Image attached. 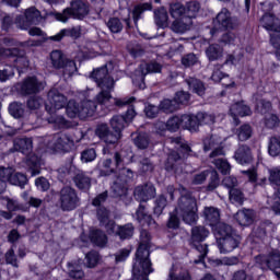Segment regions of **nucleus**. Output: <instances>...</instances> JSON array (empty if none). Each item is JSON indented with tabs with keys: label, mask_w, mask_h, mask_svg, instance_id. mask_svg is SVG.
Wrapping results in <instances>:
<instances>
[{
	"label": "nucleus",
	"mask_w": 280,
	"mask_h": 280,
	"mask_svg": "<svg viewBox=\"0 0 280 280\" xmlns=\"http://www.w3.org/2000/svg\"><path fill=\"white\" fill-rule=\"evenodd\" d=\"M92 78L96 82L100 93L95 96V102L100 106L110 108V104L115 106H128L135 102V96L125 98H113V91H115V79H113V62H108L92 72Z\"/></svg>",
	"instance_id": "nucleus-1"
},
{
	"label": "nucleus",
	"mask_w": 280,
	"mask_h": 280,
	"mask_svg": "<svg viewBox=\"0 0 280 280\" xmlns=\"http://www.w3.org/2000/svg\"><path fill=\"white\" fill-rule=\"evenodd\" d=\"M186 191L185 188H182V196L178 199L175 213L183 219L186 224H196L198 222V203L196 198L190 194H186Z\"/></svg>",
	"instance_id": "nucleus-2"
},
{
	"label": "nucleus",
	"mask_w": 280,
	"mask_h": 280,
	"mask_svg": "<svg viewBox=\"0 0 280 280\" xmlns=\"http://www.w3.org/2000/svg\"><path fill=\"white\" fill-rule=\"evenodd\" d=\"M220 143H222V140L218 138V136H211L210 138H206L203 140V150L205 152H209V150H212V152L210 153V159H213V165L218 167L221 174L225 175L231 173V164L229 163V161L218 158L224 156V149L220 145Z\"/></svg>",
	"instance_id": "nucleus-3"
},
{
	"label": "nucleus",
	"mask_w": 280,
	"mask_h": 280,
	"mask_svg": "<svg viewBox=\"0 0 280 280\" xmlns=\"http://www.w3.org/2000/svg\"><path fill=\"white\" fill-rule=\"evenodd\" d=\"M13 147L16 152H21L27 156L26 164L31 170V176H38V174H40V171L38 170L40 158L32 153V150H34V141L32 138H16Z\"/></svg>",
	"instance_id": "nucleus-4"
},
{
	"label": "nucleus",
	"mask_w": 280,
	"mask_h": 280,
	"mask_svg": "<svg viewBox=\"0 0 280 280\" xmlns=\"http://www.w3.org/2000/svg\"><path fill=\"white\" fill-rule=\"evenodd\" d=\"M44 143L50 152H55L56 154H69V152L75 148L73 138L65 132L46 137Z\"/></svg>",
	"instance_id": "nucleus-5"
},
{
	"label": "nucleus",
	"mask_w": 280,
	"mask_h": 280,
	"mask_svg": "<svg viewBox=\"0 0 280 280\" xmlns=\"http://www.w3.org/2000/svg\"><path fill=\"white\" fill-rule=\"evenodd\" d=\"M209 235V229L205 228V225H196L191 228L190 246L196 248L199 253V258L196 259L194 264H202V261H205V257H207L209 253V247L207 244H202V242H205Z\"/></svg>",
	"instance_id": "nucleus-6"
},
{
	"label": "nucleus",
	"mask_w": 280,
	"mask_h": 280,
	"mask_svg": "<svg viewBox=\"0 0 280 280\" xmlns=\"http://www.w3.org/2000/svg\"><path fill=\"white\" fill-rule=\"evenodd\" d=\"M88 14L89 4L84 3L82 0H75L71 2L70 8H66L61 13H55V19L61 23H67L69 19H78L79 21H82Z\"/></svg>",
	"instance_id": "nucleus-7"
},
{
	"label": "nucleus",
	"mask_w": 280,
	"mask_h": 280,
	"mask_svg": "<svg viewBox=\"0 0 280 280\" xmlns=\"http://www.w3.org/2000/svg\"><path fill=\"white\" fill-rule=\"evenodd\" d=\"M50 65L52 69H62L63 75L68 78L78 73V66H75V61L67 58L61 50H52L50 52Z\"/></svg>",
	"instance_id": "nucleus-8"
},
{
	"label": "nucleus",
	"mask_w": 280,
	"mask_h": 280,
	"mask_svg": "<svg viewBox=\"0 0 280 280\" xmlns=\"http://www.w3.org/2000/svg\"><path fill=\"white\" fill-rule=\"evenodd\" d=\"M240 25L236 18L231 15L229 9L223 8L213 20V28L210 31L212 36H215V32L220 30L221 32H226L229 30H235Z\"/></svg>",
	"instance_id": "nucleus-9"
},
{
	"label": "nucleus",
	"mask_w": 280,
	"mask_h": 280,
	"mask_svg": "<svg viewBox=\"0 0 280 280\" xmlns=\"http://www.w3.org/2000/svg\"><path fill=\"white\" fill-rule=\"evenodd\" d=\"M198 12H200V3L196 1L188 2L186 4V23L173 22L171 30H173L175 34H185V32H189L191 25H194V19L198 16Z\"/></svg>",
	"instance_id": "nucleus-10"
},
{
	"label": "nucleus",
	"mask_w": 280,
	"mask_h": 280,
	"mask_svg": "<svg viewBox=\"0 0 280 280\" xmlns=\"http://www.w3.org/2000/svg\"><path fill=\"white\" fill-rule=\"evenodd\" d=\"M80 207L78 191L71 186H65L59 191V209L61 211H73Z\"/></svg>",
	"instance_id": "nucleus-11"
},
{
	"label": "nucleus",
	"mask_w": 280,
	"mask_h": 280,
	"mask_svg": "<svg viewBox=\"0 0 280 280\" xmlns=\"http://www.w3.org/2000/svg\"><path fill=\"white\" fill-rule=\"evenodd\" d=\"M95 135L101 141L106 143V145L103 148V154H110V149L108 145H117L119 135L113 133L106 124L98 125L96 127Z\"/></svg>",
	"instance_id": "nucleus-12"
},
{
	"label": "nucleus",
	"mask_w": 280,
	"mask_h": 280,
	"mask_svg": "<svg viewBox=\"0 0 280 280\" xmlns=\"http://www.w3.org/2000/svg\"><path fill=\"white\" fill-rule=\"evenodd\" d=\"M67 106V96L59 93L58 90L52 89L48 92V100L46 102V110L49 115H55L56 110H60Z\"/></svg>",
	"instance_id": "nucleus-13"
},
{
	"label": "nucleus",
	"mask_w": 280,
	"mask_h": 280,
	"mask_svg": "<svg viewBox=\"0 0 280 280\" xmlns=\"http://www.w3.org/2000/svg\"><path fill=\"white\" fill-rule=\"evenodd\" d=\"M255 261L261 270H277L280 268V253L272 250L267 255H258L255 257Z\"/></svg>",
	"instance_id": "nucleus-14"
},
{
	"label": "nucleus",
	"mask_w": 280,
	"mask_h": 280,
	"mask_svg": "<svg viewBox=\"0 0 280 280\" xmlns=\"http://www.w3.org/2000/svg\"><path fill=\"white\" fill-rule=\"evenodd\" d=\"M163 69V66H161V63L156 62V61H152L150 63H141L138 69L135 71V79L133 81L136 82H141L140 83V89H145V75H148V73H161Z\"/></svg>",
	"instance_id": "nucleus-15"
},
{
	"label": "nucleus",
	"mask_w": 280,
	"mask_h": 280,
	"mask_svg": "<svg viewBox=\"0 0 280 280\" xmlns=\"http://www.w3.org/2000/svg\"><path fill=\"white\" fill-rule=\"evenodd\" d=\"M192 121V122H191ZM167 130L170 132H176L178 128H184V130H189L196 128V122L192 120L191 115L185 114L180 117L174 116L166 121Z\"/></svg>",
	"instance_id": "nucleus-16"
},
{
	"label": "nucleus",
	"mask_w": 280,
	"mask_h": 280,
	"mask_svg": "<svg viewBox=\"0 0 280 280\" xmlns=\"http://www.w3.org/2000/svg\"><path fill=\"white\" fill-rule=\"evenodd\" d=\"M0 58H15L13 62L16 69H27L30 67V60L18 48L0 47Z\"/></svg>",
	"instance_id": "nucleus-17"
},
{
	"label": "nucleus",
	"mask_w": 280,
	"mask_h": 280,
	"mask_svg": "<svg viewBox=\"0 0 280 280\" xmlns=\"http://www.w3.org/2000/svg\"><path fill=\"white\" fill-rule=\"evenodd\" d=\"M135 174L130 168H122L120 176L114 182L112 189L115 196H125L128 189L126 188V183L133 178Z\"/></svg>",
	"instance_id": "nucleus-18"
},
{
	"label": "nucleus",
	"mask_w": 280,
	"mask_h": 280,
	"mask_svg": "<svg viewBox=\"0 0 280 280\" xmlns=\"http://www.w3.org/2000/svg\"><path fill=\"white\" fill-rule=\"evenodd\" d=\"M133 196L138 202H148L156 196V188L152 183L139 185L135 188Z\"/></svg>",
	"instance_id": "nucleus-19"
},
{
	"label": "nucleus",
	"mask_w": 280,
	"mask_h": 280,
	"mask_svg": "<svg viewBox=\"0 0 280 280\" xmlns=\"http://www.w3.org/2000/svg\"><path fill=\"white\" fill-rule=\"evenodd\" d=\"M260 23L267 32H273V34H270V38L272 36H276V38H279L280 36V20L275 16L272 13H265L260 20Z\"/></svg>",
	"instance_id": "nucleus-20"
},
{
	"label": "nucleus",
	"mask_w": 280,
	"mask_h": 280,
	"mask_svg": "<svg viewBox=\"0 0 280 280\" xmlns=\"http://www.w3.org/2000/svg\"><path fill=\"white\" fill-rule=\"evenodd\" d=\"M81 102V119H86V117H93L95 110H97V105L95 102L89 100V91H82L79 93Z\"/></svg>",
	"instance_id": "nucleus-21"
},
{
	"label": "nucleus",
	"mask_w": 280,
	"mask_h": 280,
	"mask_svg": "<svg viewBox=\"0 0 280 280\" xmlns=\"http://www.w3.org/2000/svg\"><path fill=\"white\" fill-rule=\"evenodd\" d=\"M43 89H45V83L38 81L36 77H28L21 84L22 95H33L39 93Z\"/></svg>",
	"instance_id": "nucleus-22"
},
{
	"label": "nucleus",
	"mask_w": 280,
	"mask_h": 280,
	"mask_svg": "<svg viewBox=\"0 0 280 280\" xmlns=\"http://www.w3.org/2000/svg\"><path fill=\"white\" fill-rule=\"evenodd\" d=\"M240 242H242V236L232 234L231 236L220 238L218 248L220 253L226 255V253H233L240 246Z\"/></svg>",
	"instance_id": "nucleus-23"
},
{
	"label": "nucleus",
	"mask_w": 280,
	"mask_h": 280,
	"mask_svg": "<svg viewBox=\"0 0 280 280\" xmlns=\"http://www.w3.org/2000/svg\"><path fill=\"white\" fill-rule=\"evenodd\" d=\"M114 161L115 163L113 164V160L106 159L103 161L102 165L104 170H106V173L104 171H101V174L103 176H108V174H113L114 172H117L119 167H124V152H116L114 154Z\"/></svg>",
	"instance_id": "nucleus-24"
},
{
	"label": "nucleus",
	"mask_w": 280,
	"mask_h": 280,
	"mask_svg": "<svg viewBox=\"0 0 280 280\" xmlns=\"http://www.w3.org/2000/svg\"><path fill=\"white\" fill-rule=\"evenodd\" d=\"M230 115L233 118L235 126H237V124H240L237 117H248L253 115V110H250V107L244 104V102H238L231 105Z\"/></svg>",
	"instance_id": "nucleus-25"
},
{
	"label": "nucleus",
	"mask_w": 280,
	"mask_h": 280,
	"mask_svg": "<svg viewBox=\"0 0 280 280\" xmlns=\"http://www.w3.org/2000/svg\"><path fill=\"white\" fill-rule=\"evenodd\" d=\"M172 19H175L173 23H186L187 19V9L180 2H175L170 5L168 10Z\"/></svg>",
	"instance_id": "nucleus-26"
},
{
	"label": "nucleus",
	"mask_w": 280,
	"mask_h": 280,
	"mask_svg": "<svg viewBox=\"0 0 280 280\" xmlns=\"http://www.w3.org/2000/svg\"><path fill=\"white\" fill-rule=\"evenodd\" d=\"M190 116L192 119L190 124H194V122L196 124V127L191 129V132H196L199 126L215 124V116H213L212 114L199 112L197 113V115L190 114Z\"/></svg>",
	"instance_id": "nucleus-27"
},
{
	"label": "nucleus",
	"mask_w": 280,
	"mask_h": 280,
	"mask_svg": "<svg viewBox=\"0 0 280 280\" xmlns=\"http://www.w3.org/2000/svg\"><path fill=\"white\" fill-rule=\"evenodd\" d=\"M235 220L241 226H250L255 222V211L250 209L238 210L235 214Z\"/></svg>",
	"instance_id": "nucleus-28"
},
{
	"label": "nucleus",
	"mask_w": 280,
	"mask_h": 280,
	"mask_svg": "<svg viewBox=\"0 0 280 280\" xmlns=\"http://www.w3.org/2000/svg\"><path fill=\"white\" fill-rule=\"evenodd\" d=\"M234 159L237 161V163H240V165H248V163L253 162V153L250 152V148H248V145L240 147L234 154Z\"/></svg>",
	"instance_id": "nucleus-29"
},
{
	"label": "nucleus",
	"mask_w": 280,
	"mask_h": 280,
	"mask_svg": "<svg viewBox=\"0 0 280 280\" xmlns=\"http://www.w3.org/2000/svg\"><path fill=\"white\" fill-rule=\"evenodd\" d=\"M82 34V28L80 26H72L70 28H62L55 36H50V40H62L65 36H69L70 38H80Z\"/></svg>",
	"instance_id": "nucleus-30"
},
{
	"label": "nucleus",
	"mask_w": 280,
	"mask_h": 280,
	"mask_svg": "<svg viewBox=\"0 0 280 280\" xmlns=\"http://www.w3.org/2000/svg\"><path fill=\"white\" fill-rule=\"evenodd\" d=\"M203 218L209 226H215L220 222V210L215 207H206Z\"/></svg>",
	"instance_id": "nucleus-31"
},
{
	"label": "nucleus",
	"mask_w": 280,
	"mask_h": 280,
	"mask_svg": "<svg viewBox=\"0 0 280 280\" xmlns=\"http://www.w3.org/2000/svg\"><path fill=\"white\" fill-rule=\"evenodd\" d=\"M40 19V11L32 7L25 11V22L22 30H28L30 25H36Z\"/></svg>",
	"instance_id": "nucleus-32"
},
{
	"label": "nucleus",
	"mask_w": 280,
	"mask_h": 280,
	"mask_svg": "<svg viewBox=\"0 0 280 280\" xmlns=\"http://www.w3.org/2000/svg\"><path fill=\"white\" fill-rule=\"evenodd\" d=\"M136 218L142 226H152L154 224V219H152V215L148 213L145 210V205L140 203L138 210L136 211Z\"/></svg>",
	"instance_id": "nucleus-33"
},
{
	"label": "nucleus",
	"mask_w": 280,
	"mask_h": 280,
	"mask_svg": "<svg viewBox=\"0 0 280 280\" xmlns=\"http://www.w3.org/2000/svg\"><path fill=\"white\" fill-rule=\"evenodd\" d=\"M186 84L189 86V90L196 93V95H199V97H202L207 91L205 83L196 78L190 77L186 79Z\"/></svg>",
	"instance_id": "nucleus-34"
},
{
	"label": "nucleus",
	"mask_w": 280,
	"mask_h": 280,
	"mask_svg": "<svg viewBox=\"0 0 280 280\" xmlns=\"http://www.w3.org/2000/svg\"><path fill=\"white\" fill-rule=\"evenodd\" d=\"M73 180L78 189H81L82 191H89V189H91V177H89L86 173L79 172Z\"/></svg>",
	"instance_id": "nucleus-35"
},
{
	"label": "nucleus",
	"mask_w": 280,
	"mask_h": 280,
	"mask_svg": "<svg viewBox=\"0 0 280 280\" xmlns=\"http://www.w3.org/2000/svg\"><path fill=\"white\" fill-rule=\"evenodd\" d=\"M127 124L128 122L126 121V118L124 116H114L110 119V126L115 131L114 135H118V141L121 139V130L126 128Z\"/></svg>",
	"instance_id": "nucleus-36"
},
{
	"label": "nucleus",
	"mask_w": 280,
	"mask_h": 280,
	"mask_svg": "<svg viewBox=\"0 0 280 280\" xmlns=\"http://www.w3.org/2000/svg\"><path fill=\"white\" fill-rule=\"evenodd\" d=\"M214 233L219 236V241L224 240V237H231V235H235L231 225L220 222L215 224Z\"/></svg>",
	"instance_id": "nucleus-37"
},
{
	"label": "nucleus",
	"mask_w": 280,
	"mask_h": 280,
	"mask_svg": "<svg viewBox=\"0 0 280 280\" xmlns=\"http://www.w3.org/2000/svg\"><path fill=\"white\" fill-rule=\"evenodd\" d=\"M154 21L158 27H167V21H170V16L167 15V10H165V8L155 10Z\"/></svg>",
	"instance_id": "nucleus-38"
},
{
	"label": "nucleus",
	"mask_w": 280,
	"mask_h": 280,
	"mask_svg": "<svg viewBox=\"0 0 280 280\" xmlns=\"http://www.w3.org/2000/svg\"><path fill=\"white\" fill-rule=\"evenodd\" d=\"M90 240L96 246H106V243L108 242L106 234L100 230H92L90 232Z\"/></svg>",
	"instance_id": "nucleus-39"
},
{
	"label": "nucleus",
	"mask_w": 280,
	"mask_h": 280,
	"mask_svg": "<svg viewBox=\"0 0 280 280\" xmlns=\"http://www.w3.org/2000/svg\"><path fill=\"white\" fill-rule=\"evenodd\" d=\"M66 113L71 119H75V117L81 118V104L73 100L69 101L66 107Z\"/></svg>",
	"instance_id": "nucleus-40"
},
{
	"label": "nucleus",
	"mask_w": 280,
	"mask_h": 280,
	"mask_svg": "<svg viewBox=\"0 0 280 280\" xmlns=\"http://www.w3.org/2000/svg\"><path fill=\"white\" fill-rule=\"evenodd\" d=\"M236 136L240 141H248L253 137V127L248 124L242 125L236 130Z\"/></svg>",
	"instance_id": "nucleus-41"
},
{
	"label": "nucleus",
	"mask_w": 280,
	"mask_h": 280,
	"mask_svg": "<svg viewBox=\"0 0 280 280\" xmlns=\"http://www.w3.org/2000/svg\"><path fill=\"white\" fill-rule=\"evenodd\" d=\"M116 235H118L120 240H130V237L135 235V226H132V223H128L122 226L118 225Z\"/></svg>",
	"instance_id": "nucleus-42"
},
{
	"label": "nucleus",
	"mask_w": 280,
	"mask_h": 280,
	"mask_svg": "<svg viewBox=\"0 0 280 280\" xmlns=\"http://www.w3.org/2000/svg\"><path fill=\"white\" fill-rule=\"evenodd\" d=\"M268 152L270 156H279L280 154V137L272 136L269 138Z\"/></svg>",
	"instance_id": "nucleus-43"
},
{
	"label": "nucleus",
	"mask_w": 280,
	"mask_h": 280,
	"mask_svg": "<svg viewBox=\"0 0 280 280\" xmlns=\"http://www.w3.org/2000/svg\"><path fill=\"white\" fill-rule=\"evenodd\" d=\"M10 185H15V187H25L27 185V176L23 173H12L11 179L9 180Z\"/></svg>",
	"instance_id": "nucleus-44"
},
{
	"label": "nucleus",
	"mask_w": 280,
	"mask_h": 280,
	"mask_svg": "<svg viewBox=\"0 0 280 280\" xmlns=\"http://www.w3.org/2000/svg\"><path fill=\"white\" fill-rule=\"evenodd\" d=\"M133 143L139 150H145L150 145V136L148 133H138L137 137L133 138Z\"/></svg>",
	"instance_id": "nucleus-45"
},
{
	"label": "nucleus",
	"mask_w": 280,
	"mask_h": 280,
	"mask_svg": "<svg viewBox=\"0 0 280 280\" xmlns=\"http://www.w3.org/2000/svg\"><path fill=\"white\" fill-rule=\"evenodd\" d=\"M207 58L211 61L222 58V48L220 45H210L206 50Z\"/></svg>",
	"instance_id": "nucleus-46"
},
{
	"label": "nucleus",
	"mask_w": 280,
	"mask_h": 280,
	"mask_svg": "<svg viewBox=\"0 0 280 280\" xmlns=\"http://www.w3.org/2000/svg\"><path fill=\"white\" fill-rule=\"evenodd\" d=\"M229 198L232 205H244V192L237 188L229 190Z\"/></svg>",
	"instance_id": "nucleus-47"
},
{
	"label": "nucleus",
	"mask_w": 280,
	"mask_h": 280,
	"mask_svg": "<svg viewBox=\"0 0 280 280\" xmlns=\"http://www.w3.org/2000/svg\"><path fill=\"white\" fill-rule=\"evenodd\" d=\"M106 25L108 30L112 32V34H119L121 30H124V24L121 23V20L118 18H110Z\"/></svg>",
	"instance_id": "nucleus-48"
},
{
	"label": "nucleus",
	"mask_w": 280,
	"mask_h": 280,
	"mask_svg": "<svg viewBox=\"0 0 280 280\" xmlns=\"http://www.w3.org/2000/svg\"><path fill=\"white\" fill-rule=\"evenodd\" d=\"M0 200L2 205H5L8 211H21V203H19V200L10 197H0Z\"/></svg>",
	"instance_id": "nucleus-49"
},
{
	"label": "nucleus",
	"mask_w": 280,
	"mask_h": 280,
	"mask_svg": "<svg viewBox=\"0 0 280 280\" xmlns=\"http://www.w3.org/2000/svg\"><path fill=\"white\" fill-rule=\"evenodd\" d=\"M160 108L164 113H174L175 110H178V105L174 98H165L160 103Z\"/></svg>",
	"instance_id": "nucleus-50"
},
{
	"label": "nucleus",
	"mask_w": 280,
	"mask_h": 280,
	"mask_svg": "<svg viewBox=\"0 0 280 280\" xmlns=\"http://www.w3.org/2000/svg\"><path fill=\"white\" fill-rule=\"evenodd\" d=\"M145 10H152V4L144 3V4H139L133 8L132 16H133V23L136 25L139 22V19H141V14H143V12H145Z\"/></svg>",
	"instance_id": "nucleus-51"
},
{
	"label": "nucleus",
	"mask_w": 280,
	"mask_h": 280,
	"mask_svg": "<svg viewBox=\"0 0 280 280\" xmlns=\"http://www.w3.org/2000/svg\"><path fill=\"white\" fill-rule=\"evenodd\" d=\"M180 161V154H178V152L176 151H172L168 154L166 164H165V168L167 170V172H173V170H175L176 167V162Z\"/></svg>",
	"instance_id": "nucleus-52"
},
{
	"label": "nucleus",
	"mask_w": 280,
	"mask_h": 280,
	"mask_svg": "<svg viewBox=\"0 0 280 280\" xmlns=\"http://www.w3.org/2000/svg\"><path fill=\"white\" fill-rule=\"evenodd\" d=\"M97 159V152L95 149H85L81 152V161L82 163H93Z\"/></svg>",
	"instance_id": "nucleus-53"
},
{
	"label": "nucleus",
	"mask_w": 280,
	"mask_h": 280,
	"mask_svg": "<svg viewBox=\"0 0 280 280\" xmlns=\"http://www.w3.org/2000/svg\"><path fill=\"white\" fill-rule=\"evenodd\" d=\"M9 113L15 119H19V118L23 117V113H24L23 104H21L19 102L11 103L10 106H9Z\"/></svg>",
	"instance_id": "nucleus-54"
},
{
	"label": "nucleus",
	"mask_w": 280,
	"mask_h": 280,
	"mask_svg": "<svg viewBox=\"0 0 280 280\" xmlns=\"http://www.w3.org/2000/svg\"><path fill=\"white\" fill-rule=\"evenodd\" d=\"M267 202L271 206L276 215H280V189L273 195V198H268Z\"/></svg>",
	"instance_id": "nucleus-55"
},
{
	"label": "nucleus",
	"mask_w": 280,
	"mask_h": 280,
	"mask_svg": "<svg viewBox=\"0 0 280 280\" xmlns=\"http://www.w3.org/2000/svg\"><path fill=\"white\" fill-rule=\"evenodd\" d=\"M10 78H14V67L7 65L0 69V82H8Z\"/></svg>",
	"instance_id": "nucleus-56"
},
{
	"label": "nucleus",
	"mask_w": 280,
	"mask_h": 280,
	"mask_svg": "<svg viewBox=\"0 0 280 280\" xmlns=\"http://www.w3.org/2000/svg\"><path fill=\"white\" fill-rule=\"evenodd\" d=\"M100 261V254L97 252H90L85 255V265L88 268H95Z\"/></svg>",
	"instance_id": "nucleus-57"
},
{
	"label": "nucleus",
	"mask_w": 280,
	"mask_h": 280,
	"mask_svg": "<svg viewBox=\"0 0 280 280\" xmlns=\"http://www.w3.org/2000/svg\"><path fill=\"white\" fill-rule=\"evenodd\" d=\"M279 116L275 114H269L265 117V126L266 128H269V130H272L275 128H279Z\"/></svg>",
	"instance_id": "nucleus-58"
},
{
	"label": "nucleus",
	"mask_w": 280,
	"mask_h": 280,
	"mask_svg": "<svg viewBox=\"0 0 280 280\" xmlns=\"http://www.w3.org/2000/svg\"><path fill=\"white\" fill-rule=\"evenodd\" d=\"M165 207H167V199L165 198V196L158 197V199L155 200V206L153 208V213L155 215H161Z\"/></svg>",
	"instance_id": "nucleus-59"
},
{
	"label": "nucleus",
	"mask_w": 280,
	"mask_h": 280,
	"mask_svg": "<svg viewBox=\"0 0 280 280\" xmlns=\"http://www.w3.org/2000/svg\"><path fill=\"white\" fill-rule=\"evenodd\" d=\"M210 174H211V177L207 186V189L208 191H213L218 189V187L220 186V177L218 175V171H211Z\"/></svg>",
	"instance_id": "nucleus-60"
},
{
	"label": "nucleus",
	"mask_w": 280,
	"mask_h": 280,
	"mask_svg": "<svg viewBox=\"0 0 280 280\" xmlns=\"http://www.w3.org/2000/svg\"><path fill=\"white\" fill-rule=\"evenodd\" d=\"M269 182L271 185L280 186V166L269 170Z\"/></svg>",
	"instance_id": "nucleus-61"
},
{
	"label": "nucleus",
	"mask_w": 280,
	"mask_h": 280,
	"mask_svg": "<svg viewBox=\"0 0 280 280\" xmlns=\"http://www.w3.org/2000/svg\"><path fill=\"white\" fill-rule=\"evenodd\" d=\"M12 174H14V170L12 167H0V180L10 183Z\"/></svg>",
	"instance_id": "nucleus-62"
},
{
	"label": "nucleus",
	"mask_w": 280,
	"mask_h": 280,
	"mask_svg": "<svg viewBox=\"0 0 280 280\" xmlns=\"http://www.w3.org/2000/svg\"><path fill=\"white\" fill-rule=\"evenodd\" d=\"M40 106H43V98L38 96H33L27 101V108H30V110H38Z\"/></svg>",
	"instance_id": "nucleus-63"
},
{
	"label": "nucleus",
	"mask_w": 280,
	"mask_h": 280,
	"mask_svg": "<svg viewBox=\"0 0 280 280\" xmlns=\"http://www.w3.org/2000/svg\"><path fill=\"white\" fill-rule=\"evenodd\" d=\"M222 185L223 187L229 189V191H231V189H235V187L237 186V178L233 176L225 177L222 180Z\"/></svg>",
	"instance_id": "nucleus-64"
}]
</instances>
